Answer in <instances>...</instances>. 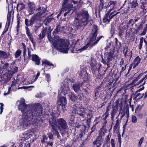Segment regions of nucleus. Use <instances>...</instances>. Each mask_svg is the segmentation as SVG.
Here are the masks:
<instances>
[{
  "instance_id": "nucleus-1",
  "label": "nucleus",
  "mask_w": 147,
  "mask_h": 147,
  "mask_svg": "<svg viewBox=\"0 0 147 147\" xmlns=\"http://www.w3.org/2000/svg\"><path fill=\"white\" fill-rule=\"evenodd\" d=\"M52 29L51 30L50 26L45 28L42 32V34L39 35V38H43L46 33L47 34V37L49 41L51 43L54 47L57 50L64 53H67L69 50V42L65 39L60 38L59 37L55 40L53 39L51 36V32Z\"/></svg>"
},
{
  "instance_id": "nucleus-2",
  "label": "nucleus",
  "mask_w": 147,
  "mask_h": 147,
  "mask_svg": "<svg viewBox=\"0 0 147 147\" xmlns=\"http://www.w3.org/2000/svg\"><path fill=\"white\" fill-rule=\"evenodd\" d=\"M18 119L20 125L24 128H27L32 125H35L37 124V120L32 118L31 114L27 111L20 116Z\"/></svg>"
},
{
  "instance_id": "nucleus-3",
  "label": "nucleus",
  "mask_w": 147,
  "mask_h": 147,
  "mask_svg": "<svg viewBox=\"0 0 147 147\" xmlns=\"http://www.w3.org/2000/svg\"><path fill=\"white\" fill-rule=\"evenodd\" d=\"M43 111V108L41 105L39 103L31 105V107L28 108L27 112L31 114L32 118L36 119L37 124L38 123H42L43 119L41 117Z\"/></svg>"
},
{
  "instance_id": "nucleus-4",
  "label": "nucleus",
  "mask_w": 147,
  "mask_h": 147,
  "mask_svg": "<svg viewBox=\"0 0 147 147\" xmlns=\"http://www.w3.org/2000/svg\"><path fill=\"white\" fill-rule=\"evenodd\" d=\"M89 21V14L87 10L83 9L76 14L75 23L76 26H85Z\"/></svg>"
},
{
  "instance_id": "nucleus-5",
  "label": "nucleus",
  "mask_w": 147,
  "mask_h": 147,
  "mask_svg": "<svg viewBox=\"0 0 147 147\" xmlns=\"http://www.w3.org/2000/svg\"><path fill=\"white\" fill-rule=\"evenodd\" d=\"M42 15V12L40 11L32 16L30 20L28 19H25L24 21L25 24L26 25L25 27H28V26H32L37 21L40 20Z\"/></svg>"
},
{
  "instance_id": "nucleus-6",
  "label": "nucleus",
  "mask_w": 147,
  "mask_h": 147,
  "mask_svg": "<svg viewBox=\"0 0 147 147\" xmlns=\"http://www.w3.org/2000/svg\"><path fill=\"white\" fill-rule=\"evenodd\" d=\"M50 119H55L57 125V128L60 131H65L68 129V126L67 122L63 118H60L56 119L55 117L53 116Z\"/></svg>"
},
{
  "instance_id": "nucleus-7",
  "label": "nucleus",
  "mask_w": 147,
  "mask_h": 147,
  "mask_svg": "<svg viewBox=\"0 0 147 147\" xmlns=\"http://www.w3.org/2000/svg\"><path fill=\"white\" fill-rule=\"evenodd\" d=\"M49 125L51 128V131L53 133V136H56L59 139L60 137V134L58 131L57 129V125L55 119H49Z\"/></svg>"
},
{
  "instance_id": "nucleus-8",
  "label": "nucleus",
  "mask_w": 147,
  "mask_h": 147,
  "mask_svg": "<svg viewBox=\"0 0 147 147\" xmlns=\"http://www.w3.org/2000/svg\"><path fill=\"white\" fill-rule=\"evenodd\" d=\"M28 57H26V61H28L30 59H32L34 62L37 65H39L40 64V59L38 56L36 54L31 55V51L30 48L28 47Z\"/></svg>"
},
{
  "instance_id": "nucleus-9",
  "label": "nucleus",
  "mask_w": 147,
  "mask_h": 147,
  "mask_svg": "<svg viewBox=\"0 0 147 147\" xmlns=\"http://www.w3.org/2000/svg\"><path fill=\"white\" fill-rule=\"evenodd\" d=\"M119 13V12H117L116 11H114L111 12L108 11L105 15L103 19V22L109 23L112 18Z\"/></svg>"
},
{
  "instance_id": "nucleus-10",
  "label": "nucleus",
  "mask_w": 147,
  "mask_h": 147,
  "mask_svg": "<svg viewBox=\"0 0 147 147\" xmlns=\"http://www.w3.org/2000/svg\"><path fill=\"white\" fill-rule=\"evenodd\" d=\"M31 105H27L25 102V100L24 99H22L20 101V104L18 107V109L22 112L23 113H25L26 111L28 108L31 107Z\"/></svg>"
},
{
  "instance_id": "nucleus-11",
  "label": "nucleus",
  "mask_w": 147,
  "mask_h": 147,
  "mask_svg": "<svg viewBox=\"0 0 147 147\" xmlns=\"http://www.w3.org/2000/svg\"><path fill=\"white\" fill-rule=\"evenodd\" d=\"M58 104L61 107V110L63 111L66 109V106L67 104V99L66 98L63 96H59L58 99Z\"/></svg>"
},
{
  "instance_id": "nucleus-12",
  "label": "nucleus",
  "mask_w": 147,
  "mask_h": 147,
  "mask_svg": "<svg viewBox=\"0 0 147 147\" xmlns=\"http://www.w3.org/2000/svg\"><path fill=\"white\" fill-rule=\"evenodd\" d=\"M69 91V88L68 85L67 84L65 85L64 84L62 85L58 91V95L60 96L61 95H65L68 93Z\"/></svg>"
},
{
  "instance_id": "nucleus-13",
  "label": "nucleus",
  "mask_w": 147,
  "mask_h": 147,
  "mask_svg": "<svg viewBox=\"0 0 147 147\" xmlns=\"http://www.w3.org/2000/svg\"><path fill=\"white\" fill-rule=\"evenodd\" d=\"M143 75V74L141 73L137 77L135 78L134 79L130 84V85L133 86H136V85H138L140 84L142 82L143 80H144V78H143L139 81H138L139 79H140Z\"/></svg>"
},
{
  "instance_id": "nucleus-14",
  "label": "nucleus",
  "mask_w": 147,
  "mask_h": 147,
  "mask_svg": "<svg viewBox=\"0 0 147 147\" xmlns=\"http://www.w3.org/2000/svg\"><path fill=\"white\" fill-rule=\"evenodd\" d=\"M97 27L96 26H94L92 32V36L90 38V42L93 41L95 40L97 35Z\"/></svg>"
},
{
  "instance_id": "nucleus-15",
  "label": "nucleus",
  "mask_w": 147,
  "mask_h": 147,
  "mask_svg": "<svg viewBox=\"0 0 147 147\" xmlns=\"http://www.w3.org/2000/svg\"><path fill=\"white\" fill-rule=\"evenodd\" d=\"M70 0H63V1L62 7L64 8H66L69 9L73 7V5L72 3L69 4Z\"/></svg>"
},
{
  "instance_id": "nucleus-16",
  "label": "nucleus",
  "mask_w": 147,
  "mask_h": 147,
  "mask_svg": "<svg viewBox=\"0 0 147 147\" xmlns=\"http://www.w3.org/2000/svg\"><path fill=\"white\" fill-rule=\"evenodd\" d=\"M16 81L15 79L12 82L11 86L9 88L7 92V93L5 92L4 93V96L7 95L9 94L11 92L12 90L15 88V86L16 85Z\"/></svg>"
},
{
  "instance_id": "nucleus-17",
  "label": "nucleus",
  "mask_w": 147,
  "mask_h": 147,
  "mask_svg": "<svg viewBox=\"0 0 147 147\" xmlns=\"http://www.w3.org/2000/svg\"><path fill=\"white\" fill-rule=\"evenodd\" d=\"M42 66L44 67V69H46L48 67L53 66L54 67V65L50 62L47 60H43L42 61Z\"/></svg>"
},
{
  "instance_id": "nucleus-18",
  "label": "nucleus",
  "mask_w": 147,
  "mask_h": 147,
  "mask_svg": "<svg viewBox=\"0 0 147 147\" xmlns=\"http://www.w3.org/2000/svg\"><path fill=\"white\" fill-rule=\"evenodd\" d=\"M84 85L83 82L80 84H74L73 88L76 92L78 93L80 90V87H82Z\"/></svg>"
},
{
  "instance_id": "nucleus-19",
  "label": "nucleus",
  "mask_w": 147,
  "mask_h": 147,
  "mask_svg": "<svg viewBox=\"0 0 147 147\" xmlns=\"http://www.w3.org/2000/svg\"><path fill=\"white\" fill-rule=\"evenodd\" d=\"M79 75L81 77L84 76L83 77L84 81L83 82L84 83L88 80V75L85 71L81 70L79 73Z\"/></svg>"
},
{
  "instance_id": "nucleus-20",
  "label": "nucleus",
  "mask_w": 147,
  "mask_h": 147,
  "mask_svg": "<svg viewBox=\"0 0 147 147\" xmlns=\"http://www.w3.org/2000/svg\"><path fill=\"white\" fill-rule=\"evenodd\" d=\"M125 50V53L124 54V56L126 58H128L130 59L132 55V52L131 51H130L129 50H128V47H127L126 49L123 50V53H124V51Z\"/></svg>"
},
{
  "instance_id": "nucleus-21",
  "label": "nucleus",
  "mask_w": 147,
  "mask_h": 147,
  "mask_svg": "<svg viewBox=\"0 0 147 147\" xmlns=\"http://www.w3.org/2000/svg\"><path fill=\"white\" fill-rule=\"evenodd\" d=\"M115 49H113L111 51L107 54V63H109L112 60V59L114 57L113 54L114 53Z\"/></svg>"
},
{
  "instance_id": "nucleus-22",
  "label": "nucleus",
  "mask_w": 147,
  "mask_h": 147,
  "mask_svg": "<svg viewBox=\"0 0 147 147\" xmlns=\"http://www.w3.org/2000/svg\"><path fill=\"white\" fill-rule=\"evenodd\" d=\"M141 59L138 56L134 60L133 63L131 64H132V66L133 65V68H135L136 67L138 66L140 63Z\"/></svg>"
},
{
  "instance_id": "nucleus-23",
  "label": "nucleus",
  "mask_w": 147,
  "mask_h": 147,
  "mask_svg": "<svg viewBox=\"0 0 147 147\" xmlns=\"http://www.w3.org/2000/svg\"><path fill=\"white\" fill-rule=\"evenodd\" d=\"M128 27V25H125L123 27H121L120 30L119 32V36L122 38V36L124 33V30L127 29Z\"/></svg>"
},
{
  "instance_id": "nucleus-24",
  "label": "nucleus",
  "mask_w": 147,
  "mask_h": 147,
  "mask_svg": "<svg viewBox=\"0 0 147 147\" xmlns=\"http://www.w3.org/2000/svg\"><path fill=\"white\" fill-rule=\"evenodd\" d=\"M116 4V2L113 1H110L108 3L107 7H110V9L108 11L110 12H111L112 11L115 9V6Z\"/></svg>"
},
{
  "instance_id": "nucleus-25",
  "label": "nucleus",
  "mask_w": 147,
  "mask_h": 147,
  "mask_svg": "<svg viewBox=\"0 0 147 147\" xmlns=\"http://www.w3.org/2000/svg\"><path fill=\"white\" fill-rule=\"evenodd\" d=\"M74 112V113H77L80 116L83 117H84L85 116L86 114V112L82 108L80 109L79 110H77V111L75 110V111Z\"/></svg>"
},
{
  "instance_id": "nucleus-26",
  "label": "nucleus",
  "mask_w": 147,
  "mask_h": 147,
  "mask_svg": "<svg viewBox=\"0 0 147 147\" xmlns=\"http://www.w3.org/2000/svg\"><path fill=\"white\" fill-rule=\"evenodd\" d=\"M68 96L69 99L72 102H75L76 100H77V96L74 92H69Z\"/></svg>"
},
{
  "instance_id": "nucleus-27",
  "label": "nucleus",
  "mask_w": 147,
  "mask_h": 147,
  "mask_svg": "<svg viewBox=\"0 0 147 147\" xmlns=\"http://www.w3.org/2000/svg\"><path fill=\"white\" fill-rule=\"evenodd\" d=\"M25 28L26 30V34L30 40V41H31L34 40L32 34L31 33L28 28L27 27H25Z\"/></svg>"
},
{
  "instance_id": "nucleus-28",
  "label": "nucleus",
  "mask_w": 147,
  "mask_h": 147,
  "mask_svg": "<svg viewBox=\"0 0 147 147\" xmlns=\"http://www.w3.org/2000/svg\"><path fill=\"white\" fill-rule=\"evenodd\" d=\"M138 5L137 1L136 0H133L132 2H130L128 5V8H135Z\"/></svg>"
},
{
  "instance_id": "nucleus-29",
  "label": "nucleus",
  "mask_w": 147,
  "mask_h": 147,
  "mask_svg": "<svg viewBox=\"0 0 147 147\" xmlns=\"http://www.w3.org/2000/svg\"><path fill=\"white\" fill-rule=\"evenodd\" d=\"M8 57V55L7 53L0 50V59H5Z\"/></svg>"
},
{
  "instance_id": "nucleus-30",
  "label": "nucleus",
  "mask_w": 147,
  "mask_h": 147,
  "mask_svg": "<svg viewBox=\"0 0 147 147\" xmlns=\"http://www.w3.org/2000/svg\"><path fill=\"white\" fill-rule=\"evenodd\" d=\"M111 108V107L110 106H109L107 107L106 108V112L105 113L104 115L102 117V119L105 120L107 117H108L109 115V113L108 112L109 111L110 109Z\"/></svg>"
},
{
  "instance_id": "nucleus-31",
  "label": "nucleus",
  "mask_w": 147,
  "mask_h": 147,
  "mask_svg": "<svg viewBox=\"0 0 147 147\" xmlns=\"http://www.w3.org/2000/svg\"><path fill=\"white\" fill-rule=\"evenodd\" d=\"M82 104H81L80 102H78L77 104L73 105V109L74 111H77V110H79L82 108Z\"/></svg>"
},
{
  "instance_id": "nucleus-32",
  "label": "nucleus",
  "mask_w": 147,
  "mask_h": 147,
  "mask_svg": "<svg viewBox=\"0 0 147 147\" xmlns=\"http://www.w3.org/2000/svg\"><path fill=\"white\" fill-rule=\"evenodd\" d=\"M121 122L120 120L117 119L116 120V123L113 127V132H115L116 130L119 128V125Z\"/></svg>"
},
{
  "instance_id": "nucleus-33",
  "label": "nucleus",
  "mask_w": 147,
  "mask_h": 147,
  "mask_svg": "<svg viewBox=\"0 0 147 147\" xmlns=\"http://www.w3.org/2000/svg\"><path fill=\"white\" fill-rule=\"evenodd\" d=\"M25 7V5L22 3H19L17 5V9L18 10L19 8V11H22Z\"/></svg>"
},
{
  "instance_id": "nucleus-34",
  "label": "nucleus",
  "mask_w": 147,
  "mask_h": 147,
  "mask_svg": "<svg viewBox=\"0 0 147 147\" xmlns=\"http://www.w3.org/2000/svg\"><path fill=\"white\" fill-rule=\"evenodd\" d=\"M102 136L100 134L98 136V138L94 142H93V144L94 145H96L98 144H99L100 143V140L102 139Z\"/></svg>"
},
{
  "instance_id": "nucleus-35",
  "label": "nucleus",
  "mask_w": 147,
  "mask_h": 147,
  "mask_svg": "<svg viewBox=\"0 0 147 147\" xmlns=\"http://www.w3.org/2000/svg\"><path fill=\"white\" fill-rule=\"evenodd\" d=\"M117 110H116L115 108H113L111 112V119L112 121H114V117L115 115L117 112Z\"/></svg>"
},
{
  "instance_id": "nucleus-36",
  "label": "nucleus",
  "mask_w": 147,
  "mask_h": 147,
  "mask_svg": "<svg viewBox=\"0 0 147 147\" xmlns=\"http://www.w3.org/2000/svg\"><path fill=\"white\" fill-rule=\"evenodd\" d=\"M27 5L28 8H35V4L33 2H31L30 0H28L27 2Z\"/></svg>"
},
{
  "instance_id": "nucleus-37",
  "label": "nucleus",
  "mask_w": 147,
  "mask_h": 147,
  "mask_svg": "<svg viewBox=\"0 0 147 147\" xmlns=\"http://www.w3.org/2000/svg\"><path fill=\"white\" fill-rule=\"evenodd\" d=\"M61 29L60 26L59 25H58L56 26V28L55 30L54 31L53 33V35H54V34L56 33H57L58 32H59L60 31Z\"/></svg>"
},
{
  "instance_id": "nucleus-38",
  "label": "nucleus",
  "mask_w": 147,
  "mask_h": 147,
  "mask_svg": "<svg viewBox=\"0 0 147 147\" xmlns=\"http://www.w3.org/2000/svg\"><path fill=\"white\" fill-rule=\"evenodd\" d=\"M68 9H69L68 11L64 13V16H65L67 14H68V15L70 16L73 13L74 11L72 9H71V8Z\"/></svg>"
},
{
  "instance_id": "nucleus-39",
  "label": "nucleus",
  "mask_w": 147,
  "mask_h": 147,
  "mask_svg": "<svg viewBox=\"0 0 147 147\" xmlns=\"http://www.w3.org/2000/svg\"><path fill=\"white\" fill-rule=\"evenodd\" d=\"M69 118V123L73 124L74 122L75 116L74 115H71L70 116Z\"/></svg>"
},
{
  "instance_id": "nucleus-40",
  "label": "nucleus",
  "mask_w": 147,
  "mask_h": 147,
  "mask_svg": "<svg viewBox=\"0 0 147 147\" xmlns=\"http://www.w3.org/2000/svg\"><path fill=\"white\" fill-rule=\"evenodd\" d=\"M115 47H118V48H120L121 47V43L120 42H119L118 40H117V38H115Z\"/></svg>"
},
{
  "instance_id": "nucleus-41",
  "label": "nucleus",
  "mask_w": 147,
  "mask_h": 147,
  "mask_svg": "<svg viewBox=\"0 0 147 147\" xmlns=\"http://www.w3.org/2000/svg\"><path fill=\"white\" fill-rule=\"evenodd\" d=\"M144 41V40L143 37H142L140 39L139 44L138 46V48L140 50L142 48Z\"/></svg>"
},
{
  "instance_id": "nucleus-42",
  "label": "nucleus",
  "mask_w": 147,
  "mask_h": 147,
  "mask_svg": "<svg viewBox=\"0 0 147 147\" xmlns=\"http://www.w3.org/2000/svg\"><path fill=\"white\" fill-rule=\"evenodd\" d=\"M90 43H88L87 45L84 46L81 49H78V51H80V52L82 51H84L85 49H86L90 45Z\"/></svg>"
},
{
  "instance_id": "nucleus-43",
  "label": "nucleus",
  "mask_w": 147,
  "mask_h": 147,
  "mask_svg": "<svg viewBox=\"0 0 147 147\" xmlns=\"http://www.w3.org/2000/svg\"><path fill=\"white\" fill-rule=\"evenodd\" d=\"M45 74L46 80L48 82H49L51 80L50 74H47L46 73H45Z\"/></svg>"
},
{
  "instance_id": "nucleus-44",
  "label": "nucleus",
  "mask_w": 147,
  "mask_h": 147,
  "mask_svg": "<svg viewBox=\"0 0 147 147\" xmlns=\"http://www.w3.org/2000/svg\"><path fill=\"white\" fill-rule=\"evenodd\" d=\"M41 24H39L35 25L34 27V30L36 33L38 31V29L41 26Z\"/></svg>"
},
{
  "instance_id": "nucleus-45",
  "label": "nucleus",
  "mask_w": 147,
  "mask_h": 147,
  "mask_svg": "<svg viewBox=\"0 0 147 147\" xmlns=\"http://www.w3.org/2000/svg\"><path fill=\"white\" fill-rule=\"evenodd\" d=\"M21 51L20 49H18L16 52L15 55L16 58L18 57L21 55Z\"/></svg>"
},
{
  "instance_id": "nucleus-46",
  "label": "nucleus",
  "mask_w": 147,
  "mask_h": 147,
  "mask_svg": "<svg viewBox=\"0 0 147 147\" xmlns=\"http://www.w3.org/2000/svg\"><path fill=\"white\" fill-rule=\"evenodd\" d=\"M136 27L137 29L136 30L137 32L138 30H140L142 29V25L141 24H136Z\"/></svg>"
},
{
  "instance_id": "nucleus-47",
  "label": "nucleus",
  "mask_w": 147,
  "mask_h": 147,
  "mask_svg": "<svg viewBox=\"0 0 147 147\" xmlns=\"http://www.w3.org/2000/svg\"><path fill=\"white\" fill-rule=\"evenodd\" d=\"M115 140L113 139H111L110 141L111 147H115Z\"/></svg>"
},
{
  "instance_id": "nucleus-48",
  "label": "nucleus",
  "mask_w": 147,
  "mask_h": 147,
  "mask_svg": "<svg viewBox=\"0 0 147 147\" xmlns=\"http://www.w3.org/2000/svg\"><path fill=\"white\" fill-rule=\"evenodd\" d=\"M35 9V8H28V11L29 13V15H31L33 14Z\"/></svg>"
},
{
  "instance_id": "nucleus-49",
  "label": "nucleus",
  "mask_w": 147,
  "mask_h": 147,
  "mask_svg": "<svg viewBox=\"0 0 147 147\" xmlns=\"http://www.w3.org/2000/svg\"><path fill=\"white\" fill-rule=\"evenodd\" d=\"M48 136L49 137V138L50 140H53L54 139V137H53V133H52L51 131L50 132H49L48 134Z\"/></svg>"
},
{
  "instance_id": "nucleus-50",
  "label": "nucleus",
  "mask_w": 147,
  "mask_h": 147,
  "mask_svg": "<svg viewBox=\"0 0 147 147\" xmlns=\"http://www.w3.org/2000/svg\"><path fill=\"white\" fill-rule=\"evenodd\" d=\"M77 100L78 99L80 100H82L84 98V96L82 94H80L78 95V96H77Z\"/></svg>"
},
{
  "instance_id": "nucleus-51",
  "label": "nucleus",
  "mask_w": 147,
  "mask_h": 147,
  "mask_svg": "<svg viewBox=\"0 0 147 147\" xmlns=\"http://www.w3.org/2000/svg\"><path fill=\"white\" fill-rule=\"evenodd\" d=\"M147 31V24H146V27L144 29L142 32L141 34V36H144L145 35L146 31Z\"/></svg>"
},
{
  "instance_id": "nucleus-52",
  "label": "nucleus",
  "mask_w": 147,
  "mask_h": 147,
  "mask_svg": "<svg viewBox=\"0 0 147 147\" xmlns=\"http://www.w3.org/2000/svg\"><path fill=\"white\" fill-rule=\"evenodd\" d=\"M103 37L102 36H100V37H98L97 38V40L92 44L93 45H95L97 44L100 39Z\"/></svg>"
},
{
  "instance_id": "nucleus-53",
  "label": "nucleus",
  "mask_w": 147,
  "mask_h": 147,
  "mask_svg": "<svg viewBox=\"0 0 147 147\" xmlns=\"http://www.w3.org/2000/svg\"><path fill=\"white\" fill-rule=\"evenodd\" d=\"M23 49V54L26 53V48L25 45L23 43H22Z\"/></svg>"
},
{
  "instance_id": "nucleus-54",
  "label": "nucleus",
  "mask_w": 147,
  "mask_h": 147,
  "mask_svg": "<svg viewBox=\"0 0 147 147\" xmlns=\"http://www.w3.org/2000/svg\"><path fill=\"white\" fill-rule=\"evenodd\" d=\"M132 122L134 123H136L137 121V119L136 117L132 115L131 117Z\"/></svg>"
},
{
  "instance_id": "nucleus-55",
  "label": "nucleus",
  "mask_w": 147,
  "mask_h": 147,
  "mask_svg": "<svg viewBox=\"0 0 147 147\" xmlns=\"http://www.w3.org/2000/svg\"><path fill=\"white\" fill-rule=\"evenodd\" d=\"M40 75V72L39 71H37V73L36 76V78H35L34 80H33V81H31V84L34 83V82L38 79V77Z\"/></svg>"
},
{
  "instance_id": "nucleus-56",
  "label": "nucleus",
  "mask_w": 147,
  "mask_h": 147,
  "mask_svg": "<svg viewBox=\"0 0 147 147\" xmlns=\"http://www.w3.org/2000/svg\"><path fill=\"white\" fill-rule=\"evenodd\" d=\"M141 11L142 12H143L145 13L146 11V9L143 4L141 6Z\"/></svg>"
},
{
  "instance_id": "nucleus-57",
  "label": "nucleus",
  "mask_w": 147,
  "mask_h": 147,
  "mask_svg": "<svg viewBox=\"0 0 147 147\" xmlns=\"http://www.w3.org/2000/svg\"><path fill=\"white\" fill-rule=\"evenodd\" d=\"M134 20L133 19H130L127 22V25H128V24H131L132 25V26L134 24Z\"/></svg>"
},
{
  "instance_id": "nucleus-58",
  "label": "nucleus",
  "mask_w": 147,
  "mask_h": 147,
  "mask_svg": "<svg viewBox=\"0 0 147 147\" xmlns=\"http://www.w3.org/2000/svg\"><path fill=\"white\" fill-rule=\"evenodd\" d=\"M47 143L46 147H52L53 145V142H47Z\"/></svg>"
},
{
  "instance_id": "nucleus-59",
  "label": "nucleus",
  "mask_w": 147,
  "mask_h": 147,
  "mask_svg": "<svg viewBox=\"0 0 147 147\" xmlns=\"http://www.w3.org/2000/svg\"><path fill=\"white\" fill-rule=\"evenodd\" d=\"M43 96V94L41 93H37L36 95V96L38 98H41Z\"/></svg>"
},
{
  "instance_id": "nucleus-60",
  "label": "nucleus",
  "mask_w": 147,
  "mask_h": 147,
  "mask_svg": "<svg viewBox=\"0 0 147 147\" xmlns=\"http://www.w3.org/2000/svg\"><path fill=\"white\" fill-rule=\"evenodd\" d=\"M116 106V107L117 108V110H118V107H119L120 109L121 110L122 109V103H120V104L117 103Z\"/></svg>"
},
{
  "instance_id": "nucleus-61",
  "label": "nucleus",
  "mask_w": 147,
  "mask_h": 147,
  "mask_svg": "<svg viewBox=\"0 0 147 147\" xmlns=\"http://www.w3.org/2000/svg\"><path fill=\"white\" fill-rule=\"evenodd\" d=\"M143 140H144V138L143 137L142 138L140 139V140L139 143H138V146H139V147H140L141 146V144L143 141Z\"/></svg>"
},
{
  "instance_id": "nucleus-62",
  "label": "nucleus",
  "mask_w": 147,
  "mask_h": 147,
  "mask_svg": "<svg viewBox=\"0 0 147 147\" xmlns=\"http://www.w3.org/2000/svg\"><path fill=\"white\" fill-rule=\"evenodd\" d=\"M1 105V107H0V114H1L3 112V106H4L3 104L2 103H0Z\"/></svg>"
},
{
  "instance_id": "nucleus-63",
  "label": "nucleus",
  "mask_w": 147,
  "mask_h": 147,
  "mask_svg": "<svg viewBox=\"0 0 147 147\" xmlns=\"http://www.w3.org/2000/svg\"><path fill=\"white\" fill-rule=\"evenodd\" d=\"M121 114H122V115L121 116L120 119V121H121V119L124 117V116L126 114V112L125 111H123L121 113Z\"/></svg>"
},
{
  "instance_id": "nucleus-64",
  "label": "nucleus",
  "mask_w": 147,
  "mask_h": 147,
  "mask_svg": "<svg viewBox=\"0 0 147 147\" xmlns=\"http://www.w3.org/2000/svg\"><path fill=\"white\" fill-rule=\"evenodd\" d=\"M53 20V18H48L46 20V24H47L49 23Z\"/></svg>"
}]
</instances>
